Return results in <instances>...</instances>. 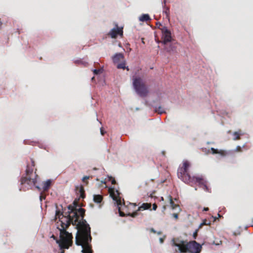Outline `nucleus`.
I'll use <instances>...</instances> for the list:
<instances>
[{
  "label": "nucleus",
  "mask_w": 253,
  "mask_h": 253,
  "mask_svg": "<svg viewBox=\"0 0 253 253\" xmlns=\"http://www.w3.org/2000/svg\"><path fill=\"white\" fill-rule=\"evenodd\" d=\"M77 193L79 194L78 198L75 199L73 203L68 207V211L65 212L64 218H66V223H64V249H68L73 244V236L66 231V229L72 224L77 229L76 236V244L82 246L83 253H92L90 228L85 219H84L85 210L82 208L83 204H79L80 198L85 197V191L83 186L77 188Z\"/></svg>",
  "instance_id": "f257e3e1"
},
{
  "label": "nucleus",
  "mask_w": 253,
  "mask_h": 253,
  "mask_svg": "<svg viewBox=\"0 0 253 253\" xmlns=\"http://www.w3.org/2000/svg\"><path fill=\"white\" fill-rule=\"evenodd\" d=\"M189 167L190 163L188 161H184L183 163L182 166L179 167L177 170L178 178L184 183L191 185L198 183L200 188H202L206 192L211 193V189L208 186L207 181L205 180L202 176L191 177L190 175L188 170Z\"/></svg>",
  "instance_id": "f03ea898"
},
{
  "label": "nucleus",
  "mask_w": 253,
  "mask_h": 253,
  "mask_svg": "<svg viewBox=\"0 0 253 253\" xmlns=\"http://www.w3.org/2000/svg\"><path fill=\"white\" fill-rule=\"evenodd\" d=\"M61 209L56 205V211L54 217L56 222L57 231L55 233L56 236L52 234L51 238L55 240L56 243L58 245L60 249V253H63V207L62 204L60 205Z\"/></svg>",
  "instance_id": "7ed1b4c3"
},
{
  "label": "nucleus",
  "mask_w": 253,
  "mask_h": 253,
  "mask_svg": "<svg viewBox=\"0 0 253 253\" xmlns=\"http://www.w3.org/2000/svg\"><path fill=\"white\" fill-rule=\"evenodd\" d=\"M33 169L30 168L29 166H27V169L25 171V175H23L20 178V186H19L20 191H26L27 190L32 189L35 186L36 189L40 191L41 187L36 185V178H32L31 175L32 174Z\"/></svg>",
  "instance_id": "20e7f679"
},
{
  "label": "nucleus",
  "mask_w": 253,
  "mask_h": 253,
  "mask_svg": "<svg viewBox=\"0 0 253 253\" xmlns=\"http://www.w3.org/2000/svg\"><path fill=\"white\" fill-rule=\"evenodd\" d=\"M175 246L178 247L181 253H200L201 251L202 246L195 241H190L185 243L181 241L179 244H175Z\"/></svg>",
  "instance_id": "39448f33"
},
{
  "label": "nucleus",
  "mask_w": 253,
  "mask_h": 253,
  "mask_svg": "<svg viewBox=\"0 0 253 253\" xmlns=\"http://www.w3.org/2000/svg\"><path fill=\"white\" fill-rule=\"evenodd\" d=\"M133 85L136 93L141 97H146L148 92V89L145 83L140 77L133 78Z\"/></svg>",
  "instance_id": "423d86ee"
},
{
  "label": "nucleus",
  "mask_w": 253,
  "mask_h": 253,
  "mask_svg": "<svg viewBox=\"0 0 253 253\" xmlns=\"http://www.w3.org/2000/svg\"><path fill=\"white\" fill-rule=\"evenodd\" d=\"M109 193L110 196L113 199V200L116 202L118 207V211L120 215L122 217L125 216L126 215L125 213L121 211L120 207H119V206H121L122 205V203L121 201V198L119 196V193L118 191H115L114 189H110Z\"/></svg>",
  "instance_id": "0eeeda50"
},
{
  "label": "nucleus",
  "mask_w": 253,
  "mask_h": 253,
  "mask_svg": "<svg viewBox=\"0 0 253 253\" xmlns=\"http://www.w3.org/2000/svg\"><path fill=\"white\" fill-rule=\"evenodd\" d=\"M52 182V180L48 179L43 183L42 188H41V190L42 189V191L41 192L40 195V200L41 202H42V200H45V196L48 194L47 192L51 186ZM41 191V190L40 191Z\"/></svg>",
  "instance_id": "6e6552de"
},
{
  "label": "nucleus",
  "mask_w": 253,
  "mask_h": 253,
  "mask_svg": "<svg viewBox=\"0 0 253 253\" xmlns=\"http://www.w3.org/2000/svg\"><path fill=\"white\" fill-rule=\"evenodd\" d=\"M161 32L162 33V43L164 44L170 42L171 41V34L170 31L168 29L167 27H164L161 28Z\"/></svg>",
  "instance_id": "1a4fd4ad"
},
{
  "label": "nucleus",
  "mask_w": 253,
  "mask_h": 253,
  "mask_svg": "<svg viewBox=\"0 0 253 253\" xmlns=\"http://www.w3.org/2000/svg\"><path fill=\"white\" fill-rule=\"evenodd\" d=\"M116 28L112 29L108 33V35L112 38H116L118 35L123 36V31L122 28H119L118 25H116Z\"/></svg>",
  "instance_id": "9d476101"
},
{
  "label": "nucleus",
  "mask_w": 253,
  "mask_h": 253,
  "mask_svg": "<svg viewBox=\"0 0 253 253\" xmlns=\"http://www.w3.org/2000/svg\"><path fill=\"white\" fill-rule=\"evenodd\" d=\"M165 49L168 52L171 53L176 51V46L173 44L168 43L167 44H165Z\"/></svg>",
  "instance_id": "9b49d317"
},
{
  "label": "nucleus",
  "mask_w": 253,
  "mask_h": 253,
  "mask_svg": "<svg viewBox=\"0 0 253 253\" xmlns=\"http://www.w3.org/2000/svg\"><path fill=\"white\" fill-rule=\"evenodd\" d=\"M124 58V55L122 53H116L113 57V61L114 63H117L120 62L121 60H123Z\"/></svg>",
  "instance_id": "f8f14e48"
},
{
  "label": "nucleus",
  "mask_w": 253,
  "mask_h": 253,
  "mask_svg": "<svg viewBox=\"0 0 253 253\" xmlns=\"http://www.w3.org/2000/svg\"><path fill=\"white\" fill-rule=\"evenodd\" d=\"M151 207L150 203H143L142 205L138 208V211H142L149 209Z\"/></svg>",
  "instance_id": "ddd939ff"
},
{
  "label": "nucleus",
  "mask_w": 253,
  "mask_h": 253,
  "mask_svg": "<svg viewBox=\"0 0 253 253\" xmlns=\"http://www.w3.org/2000/svg\"><path fill=\"white\" fill-rule=\"evenodd\" d=\"M102 200L103 197L100 195H94L93 196V201L96 203H100Z\"/></svg>",
  "instance_id": "4468645a"
},
{
  "label": "nucleus",
  "mask_w": 253,
  "mask_h": 253,
  "mask_svg": "<svg viewBox=\"0 0 253 253\" xmlns=\"http://www.w3.org/2000/svg\"><path fill=\"white\" fill-rule=\"evenodd\" d=\"M139 19L140 21L144 22V21H149L151 19H150L149 15L148 14H142L139 17Z\"/></svg>",
  "instance_id": "2eb2a0df"
},
{
  "label": "nucleus",
  "mask_w": 253,
  "mask_h": 253,
  "mask_svg": "<svg viewBox=\"0 0 253 253\" xmlns=\"http://www.w3.org/2000/svg\"><path fill=\"white\" fill-rule=\"evenodd\" d=\"M211 153L213 154H220L221 155H222V156L225 155V152L223 150L219 151L217 149H214L213 148H211Z\"/></svg>",
  "instance_id": "dca6fc26"
},
{
  "label": "nucleus",
  "mask_w": 253,
  "mask_h": 253,
  "mask_svg": "<svg viewBox=\"0 0 253 253\" xmlns=\"http://www.w3.org/2000/svg\"><path fill=\"white\" fill-rule=\"evenodd\" d=\"M169 199L170 205L172 209H175L176 207H178V205L175 204L173 201L172 198L171 196H169Z\"/></svg>",
  "instance_id": "f3484780"
},
{
  "label": "nucleus",
  "mask_w": 253,
  "mask_h": 253,
  "mask_svg": "<svg viewBox=\"0 0 253 253\" xmlns=\"http://www.w3.org/2000/svg\"><path fill=\"white\" fill-rule=\"evenodd\" d=\"M241 131V130H239V131H235L233 133V135L235 136L233 138L234 140L240 139V135H241L240 133Z\"/></svg>",
  "instance_id": "a211bd4d"
},
{
  "label": "nucleus",
  "mask_w": 253,
  "mask_h": 253,
  "mask_svg": "<svg viewBox=\"0 0 253 253\" xmlns=\"http://www.w3.org/2000/svg\"><path fill=\"white\" fill-rule=\"evenodd\" d=\"M117 68H118V69H126L127 71L129 70V68L128 67H126V63H125V62H122L121 63H120V64H118Z\"/></svg>",
  "instance_id": "6ab92c4d"
},
{
  "label": "nucleus",
  "mask_w": 253,
  "mask_h": 253,
  "mask_svg": "<svg viewBox=\"0 0 253 253\" xmlns=\"http://www.w3.org/2000/svg\"><path fill=\"white\" fill-rule=\"evenodd\" d=\"M163 12L166 14V18L169 19V7H165Z\"/></svg>",
  "instance_id": "aec40b11"
},
{
  "label": "nucleus",
  "mask_w": 253,
  "mask_h": 253,
  "mask_svg": "<svg viewBox=\"0 0 253 253\" xmlns=\"http://www.w3.org/2000/svg\"><path fill=\"white\" fill-rule=\"evenodd\" d=\"M24 144H30L34 145V144L36 142L35 141H31L30 140L25 139L23 141Z\"/></svg>",
  "instance_id": "412c9836"
},
{
  "label": "nucleus",
  "mask_w": 253,
  "mask_h": 253,
  "mask_svg": "<svg viewBox=\"0 0 253 253\" xmlns=\"http://www.w3.org/2000/svg\"><path fill=\"white\" fill-rule=\"evenodd\" d=\"M156 111L158 112L159 113H160V114L165 113V111H164L163 109L161 106H159L158 107V108H156Z\"/></svg>",
  "instance_id": "4be33fe9"
},
{
  "label": "nucleus",
  "mask_w": 253,
  "mask_h": 253,
  "mask_svg": "<svg viewBox=\"0 0 253 253\" xmlns=\"http://www.w3.org/2000/svg\"><path fill=\"white\" fill-rule=\"evenodd\" d=\"M138 210L137 211H135L134 212H133V213H128V215H129L132 217H135V216H136L138 214Z\"/></svg>",
  "instance_id": "5701e85b"
},
{
  "label": "nucleus",
  "mask_w": 253,
  "mask_h": 253,
  "mask_svg": "<svg viewBox=\"0 0 253 253\" xmlns=\"http://www.w3.org/2000/svg\"><path fill=\"white\" fill-rule=\"evenodd\" d=\"M156 26L158 28L160 29L161 30V28L162 27H164L160 22L156 23Z\"/></svg>",
  "instance_id": "b1692460"
},
{
  "label": "nucleus",
  "mask_w": 253,
  "mask_h": 253,
  "mask_svg": "<svg viewBox=\"0 0 253 253\" xmlns=\"http://www.w3.org/2000/svg\"><path fill=\"white\" fill-rule=\"evenodd\" d=\"M109 178L112 184H115L116 183V180L114 177H110Z\"/></svg>",
  "instance_id": "393cba45"
},
{
  "label": "nucleus",
  "mask_w": 253,
  "mask_h": 253,
  "mask_svg": "<svg viewBox=\"0 0 253 253\" xmlns=\"http://www.w3.org/2000/svg\"><path fill=\"white\" fill-rule=\"evenodd\" d=\"M93 73L95 75H98L100 73V69H94L93 71Z\"/></svg>",
  "instance_id": "a878e982"
},
{
  "label": "nucleus",
  "mask_w": 253,
  "mask_h": 253,
  "mask_svg": "<svg viewBox=\"0 0 253 253\" xmlns=\"http://www.w3.org/2000/svg\"><path fill=\"white\" fill-rule=\"evenodd\" d=\"M210 222L207 221V220H205L203 221V222L202 223V225H210Z\"/></svg>",
  "instance_id": "bb28decb"
},
{
  "label": "nucleus",
  "mask_w": 253,
  "mask_h": 253,
  "mask_svg": "<svg viewBox=\"0 0 253 253\" xmlns=\"http://www.w3.org/2000/svg\"><path fill=\"white\" fill-rule=\"evenodd\" d=\"M172 216L175 218L176 219H178V213H174L172 214Z\"/></svg>",
  "instance_id": "cd10ccee"
},
{
  "label": "nucleus",
  "mask_w": 253,
  "mask_h": 253,
  "mask_svg": "<svg viewBox=\"0 0 253 253\" xmlns=\"http://www.w3.org/2000/svg\"><path fill=\"white\" fill-rule=\"evenodd\" d=\"M89 177H90L89 176H87L84 177L83 178V181L85 182V180L87 179H88L89 178Z\"/></svg>",
  "instance_id": "c85d7f7f"
},
{
  "label": "nucleus",
  "mask_w": 253,
  "mask_h": 253,
  "mask_svg": "<svg viewBox=\"0 0 253 253\" xmlns=\"http://www.w3.org/2000/svg\"><path fill=\"white\" fill-rule=\"evenodd\" d=\"M157 208V205H156V204L154 203L153 204V210L154 211H156V209Z\"/></svg>",
  "instance_id": "c756f323"
},
{
  "label": "nucleus",
  "mask_w": 253,
  "mask_h": 253,
  "mask_svg": "<svg viewBox=\"0 0 253 253\" xmlns=\"http://www.w3.org/2000/svg\"><path fill=\"white\" fill-rule=\"evenodd\" d=\"M100 132H101V133L102 135H103L104 134V133H105V132L104 131L103 129V128L101 127L100 128Z\"/></svg>",
  "instance_id": "7c9ffc66"
},
{
  "label": "nucleus",
  "mask_w": 253,
  "mask_h": 253,
  "mask_svg": "<svg viewBox=\"0 0 253 253\" xmlns=\"http://www.w3.org/2000/svg\"><path fill=\"white\" fill-rule=\"evenodd\" d=\"M160 241L161 243H163L164 242V239L162 238H160Z\"/></svg>",
  "instance_id": "2f4dec72"
},
{
  "label": "nucleus",
  "mask_w": 253,
  "mask_h": 253,
  "mask_svg": "<svg viewBox=\"0 0 253 253\" xmlns=\"http://www.w3.org/2000/svg\"><path fill=\"white\" fill-rule=\"evenodd\" d=\"M236 149L237 151H241V148L240 146H238Z\"/></svg>",
  "instance_id": "473e14b6"
},
{
  "label": "nucleus",
  "mask_w": 253,
  "mask_h": 253,
  "mask_svg": "<svg viewBox=\"0 0 253 253\" xmlns=\"http://www.w3.org/2000/svg\"><path fill=\"white\" fill-rule=\"evenodd\" d=\"M204 211H209V208H204Z\"/></svg>",
  "instance_id": "72a5a7b5"
},
{
  "label": "nucleus",
  "mask_w": 253,
  "mask_h": 253,
  "mask_svg": "<svg viewBox=\"0 0 253 253\" xmlns=\"http://www.w3.org/2000/svg\"><path fill=\"white\" fill-rule=\"evenodd\" d=\"M163 211H165L166 209V206L164 205L163 207Z\"/></svg>",
  "instance_id": "f704fd0d"
},
{
  "label": "nucleus",
  "mask_w": 253,
  "mask_h": 253,
  "mask_svg": "<svg viewBox=\"0 0 253 253\" xmlns=\"http://www.w3.org/2000/svg\"><path fill=\"white\" fill-rule=\"evenodd\" d=\"M31 161H32V166H35L34 161L32 159L31 160Z\"/></svg>",
  "instance_id": "c9c22d12"
},
{
  "label": "nucleus",
  "mask_w": 253,
  "mask_h": 253,
  "mask_svg": "<svg viewBox=\"0 0 253 253\" xmlns=\"http://www.w3.org/2000/svg\"><path fill=\"white\" fill-rule=\"evenodd\" d=\"M17 31L18 32V34H20V32H21V31L20 30H19V29H17Z\"/></svg>",
  "instance_id": "e433bc0d"
},
{
  "label": "nucleus",
  "mask_w": 253,
  "mask_h": 253,
  "mask_svg": "<svg viewBox=\"0 0 253 253\" xmlns=\"http://www.w3.org/2000/svg\"><path fill=\"white\" fill-rule=\"evenodd\" d=\"M142 42L144 43V39L143 38H142Z\"/></svg>",
  "instance_id": "4c0bfd02"
},
{
  "label": "nucleus",
  "mask_w": 253,
  "mask_h": 253,
  "mask_svg": "<svg viewBox=\"0 0 253 253\" xmlns=\"http://www.w3.org/2000/svg\"><path fill=\"white\" fill-rule=\"evenodd\" d=\"M161 200H162V201H163V200H164V198H163V197H162L161 198Z\"/></svg>",
  "instance_id": "58836bf2"
},
{
  "label": "nucleus",
  "mask_w": 253,
  "mask_h": 253,
  "mask_svg": "<svg viewBox=\"0 0 253 253\" xmlns=\"http://www.w3.org/2000/svg\"><path fill=\"white\" fill-rule=\"evenodd\" d=\"M36 143L34 144V145H36V144H38V145H40L41 144H40V143H38V142H36Z\"/></svg>",
  "instance_id": "ea45409f"
},
{
  "label": "nucleus",
  "mask_w": 253,
  "mask_h": 253,
  "mask_svg": "<svg viewBox=\"0 0 253 253\" xmlns=\"http://www.w3.org/2000/svg\"><path fill=\"white\" fill-rule=\"evenodd\" d=\"M152 231H153V232H155V231L154 230V229H152Z\"/></svg>",
  "instance_id": "a19ab883"
}]
</instances>
